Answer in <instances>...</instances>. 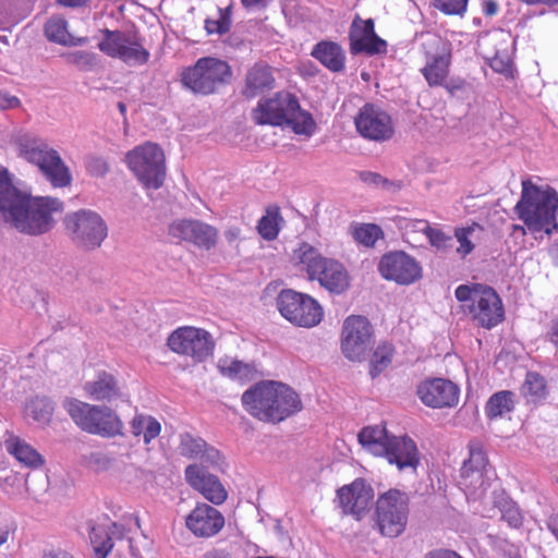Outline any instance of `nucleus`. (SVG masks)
<instances>
[{
  "instance_id": "nucleus-7",
  "label": "nucleus",
  "mask_w": 558,
  "mask_h": 558,
  "mask_svg": "<svg viewBox=\"0 0 558 558\" xmlns=\"http://www.w3.org/2000/svg\"><path fill=\"white\" fill-rule=\"evenodd\" d=\"M232 75V69L227 61L215 57H203L193 65L182 69L180 82L193 94L208 96L228 85Z\"/></svg>"
},
{
  "instance_id": "nucleus-40",
  "label": "nucleus",
  "mask_w": 558,
  "mask_h": 558,
  "mask_svg": "<svg viewBox=\"0 0 558 558\" xmlns=\"http://www.w3.org/2000/svg\"><path fill=\"white\" fill-rule=\"evenodd\" d=\"M351 229L353 239L365 247H374L385 236L383 229L376 223H355Z\"/></svg>"
},
{
  "instance_id": "nucleus-60",
  "label": "nucleus",
  "mask_w": 558,
  "mask_h": 558,
  "mask_svg": "<svg viewBox=\"0 0 558 558\" xmlns=\"http://www.w3.org/2000/svg\"><path fill=\"white\" fill-rule=\"evenodd\" d=\"M241 236V229L236 226H231L225 231V238L229 243H233Z\"/></svg>"
},
{
  "instance_id": "nucleus-47",
  "label": "nucleus",
  "mask_w": 558,
  "mask_h": 558,
  "mask_svg": "<svg viewBox=\"0 0 558 558\" xmlns=\"http://www.w3.org/2000/svg\"><path fill=\"white\" fill-rule=\"evenodd\" d=\"M421 223L424 225L422 231L430 245L437 248H446L450 245L451 236L447 235L442 230L433 228L427 220H422Z\"/></svg>"
},
{
  "instance_id": "nucleus-25",
  "label": "nucleus",
  "mask_w": 558,
  "mask_h": 558,
  "mask_svg": "<svg viewBox=\"0 0 558 558\" xmlns=\"http://www.w3.org/2000/svg\"><path fill=\"white\" fill-rule=\"evenodd\" d=\"M388 463L395 464L398 470L411 469L415 471L420 464V452L415 441L408 436H391L385 452L381 454Z\"/></svg>"
},
{
  "instance_id": "nucleus-18",
  "label": "nucleus",
  "mask_w": 558,
  "mask_h": 558,
  "mask_svg": "<svg viewBox=\"0 0 558 558\" xmlns=\"http://www.w3.org/2000/svg\"><path fill=\"white\" fill-rule=\"evenodd\" d=\"M416 396L430 409H451L459 403L460 388L450 379L433 377L418 383Z\"/></svg>"
},
{
  "instance_id": "nucleus-15",
  "label": "nucleus",
  "mask_w": 558,
  "mask_h": 558,
  "mask_svg": "<svg viewBox=\"0 0 558 558\" xmlns=\"http://www.w3.org/2000/svg\"><path fill=\"white\" fill-rule=\"evenodd\" d=\"M425 65L421 73L430 87L444 86L449 75L451 52L447 44L437 36H432L422 44Z\"/></svg>"
},
{
  "instance_id": "nucleus-30",
  "label": "nucleus",
  "mask_w": 558,
  "mask_h": 558,
  "mask_svg": "<svg viewBox=\"0 0 558 558\" xmlns=\"http://www.w3.org/2000/svg\"><path fill=\"white\" fill-rule=\"evenodd\" d=\"M311 56L331 72H341L345 68V52L336 41L320 40L313 47Z\"/></svg>"
},
{
  "instance_id": "nucleus-21",
  "label": "nucleus",
  "mask_w": 558,
  "mask_h": 558,
  "mask_svg": "<svg viewBox=\"0 0 558 558\" xmlns=\"http://www.w3.org/2000/svg\"><path fill=\"white\" fill-rule=\"evenodd\" d=\"M226 519L220 510L206 502H197L185 517L186 529L197 538H210L225 527Z\"/></svg>"
},
{
  "instance_id": "nucleus-3",
  "label": "nucleus",
  "mask_w": 558,
  "mask_h": 558,
  "mask_svg": "<svg viewBox=\"0 0 558 558\" xmlns=\"http://www.w3.org/2000/svg\"><path fill=\"white\" fill-rule=\"evenodd\" d=\"M515 211L531 232L543 231L550 235L558 229V192L549 185L538 186L524 180Z\"/></svg>"
},
{
  "instance_id": "nucleus-44",
  "label": "nucleus",
  "mask_w": 558,
  "mask_h": 558,
  "mask_svg": "<svg viewBox=\"0 0 558 558\" xmlns=\"http://www.w3.org/2000/svg\"><path fill=\"white\" fill-rule=\"evenodd\" d=\"M96 558H106L113 547L109 533L102 527H93L89 534Z\"/></svg>"
},
{
  "instance_id": "nucleus-24",
  "label": "nucleus",
  "mask_w": 558,
  "mask_h": 558,
  "mask_svg": "<svg viewBox=\"0 0 558 558\" xmlns=\"http://www.w3.org/2000/svg\"><path fill=\"white\" fill-rule=\"evenodd\" d=\"M337 495L343 512L357 520L366 513L374 498L372 487L362 478L339 488Z\"/></svg>"
},
{
  "instance_id": "nucleus-43",
  "label": "nucleus",
  "mask_w": 558,
  "mask_h": 558,
  "mask_svg": "<svg viewBox=\"0 0 558 558\" xmlns=\"http://www.w3.org/2000/svg\"><path fill=\"white\" fill-rule=\"evenodd\" d=\"M26 410L28 415L39 423L50 422L53 414L52 403L48 399L39 397L32 399Z\"/></svg>"
},
{
  "instance_id": "nucleus-46",
  "label": "nucleus",
  "mask_w": 558,
  "mask_h": 558,
  "mask_svg": "<svg viewBox=\"0 0 558 558\" xmlns=\"http://www.w3.org/2000/svg\"><path fill=\"white\" fill-rule=\"evenodd\" d=\"M469 0H433V7L445 15L463 16Z\"/></svg>"
},
{
  "instance_id": "nucleus-9",
  "label": "nucleus",
  "mask_w": 558,
  "mask_h": 558,
  "mask_svg": "<svg viewBox=\"0 0 558 558\" xmlns=\"http://www.w3.org/2000/svg\"><path fill=\"white\" fill-rule=\"evenodd\" d=\"M409 497L404 492L391 488L379 495L376 501V524L386 537L401 535L408 524Z\"/></svg>"
},
{
  "instance_id": "nucleus-48",
  "label": "nucleus",
  "mask_w": 558,
  "mask_h": 558,
  "mask_svg": "<svg viewBox=\"0 0 558 558\" xmlns=\"http://www.w3.org/2000/svg\"><path fill=\"white\" fill-rule=\"evenodd\" d=\"M473 231L474 227L457 228L454 230V236L460 244L457 248V253L462 257H465L474 250V244L470 240Z\"/></svg>"
},
{
  "instance_id": "nucleus-42",
  "label": "nucleus",
  "mask_w": 558,
  "mask_h": 558,
  "mask_svg": "<svg viewBox=\"0 0 558 558\" xmlns=\"http://www.w3.org/2000/svg\"><path fill=\"white\" fill-rule=\"evenodd\" d=\"M219 369L223 376L231 379L247 381L252 379L254 368L241 361H223L219 363Z\"/></svg>"
},
{
  "instance_id": "nucleus-2",
  "label": "nucleus",
  "mask_w": 558,
  "mask_h": 558,
  "mask_svg": "<svg viewBox=\"0 0 558 558\" xmlns=\"http://www.w3.org/2000/svg\"><path fill=\"white\" fill-rule=\"evenodd\" d=\"M244 409L259 421L279 423L302 410L299 395L276 381L256 384L242 395Z\"/></svg>"
},
{
  "instance_id": "nucleus-61",
  "label": "nucleus",
  "mask_w": 558,
  "mask_h": 558,
  "mask_svg": "<svg viewBox=\"0 0 558 558\" xmlns=\"http://www.w3.org/2000/svg\"><path fill=\"white\" fill-rule=\"evenodd\" d=\"M43 558H73L69 553L62 549H51L43 555Z\"/></svg>"
},
{
  "instance_id": "nucleus-1",
  "label": "nucleus",
  "mask_w": 558,
  "mask_h": 558,
  "mask_svg": "<svg viewBox=\"0 0 558 558\" xmlns=\"http://www.w3.org/2000/svg\"><path fill=\"white\" fill-rule=\"evenodd\" d=\"M63 210L54 197H33L13 185L7 168L0 166V215L4 222L21 233L40 235L54 225L53 214Z\"/></svg>"
},
{
  "instance_id": "nucleus-37",
  "label": "nucleus",
  "mask_w": 558,
  "mask_h": 558,
  "mask_svg": "<svg viewBox=\"0 0 558 558\" xmlns=\"http://www.w3.org/2000/svg\"><path fill=\"white\" fill-rule=\"evenodd\" d=\"M521 395L531 403H539L545 400L548 395L545 378L536 372H527L521 386Z\"/></svg>"
},
{
  "instance_id": "nucleus-50",
  "label": "nucleus",
  "mask_w": 558,
  "mask_h": 558,
  "mask_svg": "<svg viewBox=\"0 0 558 558\" xmlns=\"http://www.w3.org/2000/svg\"><path fill=\"white\" fill-rule=\"evenodd\" d=\"M501 519L506 521L511 527H519L522 525L523 517L515 505L507 504L501 510Z\"/></svg>"
},
{
  "instance_id": "nucleus-55",
  "label": "nucleus",
  "mask_w": 558,
  "mask_h": 558,
  "mask_svg": "<svg viewBox=\"0 0 558 558\" xmlns=\"http://www.w3.org/2000/svg\"><path fill=\"white\" fill-rule=\"evenodd\" d=\"M424 558H464L460 554H458L454 550L446 549V548H438L428 551Z\"/></svg>"
},
{
  "instance_id": "nucleus-54",
  "label": "nucleus",
  "mask_w": 558,
  "mask_h": 558,
  "mask_svg": "<svg viewBox=\"0 0 558 558\" xmlns=\"http://www.w3.org/2000/svg\"><path fill=\"white\" fill-rule=\"evenodd\" d=\"M21 106V100L16 96L0 92V110H8Z\"/></svg>"
},
{
  "instance_id": "nucleus-4",
  "label": "nucleus",
  "mask_w": 558,
  "mask_h": 558,
  "mask_svg": "<svg viewBox=\"0 0 558 558\" xmlns=\"http://www.w3.org/2000/svg\"><path fill=\"white\" fill-rule=\"evenodd\" d=\"M463 311L480 327L492 329L505 318L504 305L498 293L481 283L460 284L454 291Z\"/></svg>"
},
{
  "instance_id": "nucleus-58",
  "label": "nucleus",
  "mask_w": 558,
  "mask_h": 558,
  "mask_svg": "<svg viewBox=\"0 0 558 558\" xmlns=\"http://www.w3.org/2000/svg\"><path fill=\"white\" fill-rule=\"evenodd\" d=\"M498 10H499V5H498L497 1H495V0L484 1L483 13L486 16H493V15L497 14Z\"/></svg>"
},
{
  "instance_id": "nucleus-23",
  "label": "nucleus",
  "mask_w": 558,
  "mask_h": 558,
  "mask_svg": "<svg viewBox=\"0 0 558 558\" xmlns=\"http://www.w3.org/2000/svg\"><path fill=\"white\" fill-rule=\"evenodd\" d=\"M185 480L189 485L197 490L213 505H222L228 498V492L220 480L197 464H191L185 469Z\"/></svg>"
},
{
  "instance_id": "nucleus-11",
  "label": "nucleus",
  "mask_w": 558,
  "mask_h": 558,
  "mask_svg": "<svg viewBox=\"0 0 558 558\" xmlns=\"http://www.w3.org/2000/svg\"><path fill=\"white\" fill-rule=\"evenodd\" d=\"M277 308L282 317L303 328L317 326L324 317L323 307L317 300L293 289L280 291L277 296Z\"/></svg>"
},
{
  "instance_id": "nucleus-39",
  "label": "nucleus",
  "mask_w": 558,
  "mask_h": 558,
  "mask_svg": "<svg viewBox=\"0 0 558 558\" xmlns=\"http://www.w3.org/2000/svg\"><path fill=\"white\" fill-rule=\"evenodd\" d=\"M131 429L134 436H143L144 442L149 444L159 436L161 425L153 416L136 414L131 422Z\"/></svg>"
},
{
  "instance_id": "nucleus-62",
  "label": "nucleus",
  "mask_w": 558,
  "mask_h": 558,
  "mask_svg": "<svg viewBox=\"0 0 558 558\" xmlns=\"http://www.w3.org/2000/svg\"><path fill=\"white\" fill-rule=\"evenodd\" d=\"M88 0H57V3L69 8H80L86 5Z\"/></svg>"
},
{
  "instance_id": "nucleus-32",
  "label": "nucleus",
  "mask_w": 558,
  "mask_h": 558,
  "mask_svg": "<svg viewBox=\"0 0 558 558\" xmlns=\"http://www.w3.org/2000/svg\"><path fill=\"white\" fill-rule=\"evenodd\" d=\"M180 453L189 459H201L211 463H218L220 453L214 448H207V444L197 437L185 434L181 437Z\"/></svg>"
},
{
  "instance_id": "nucleus-38",
  "label": "nucleus",
  "mask_w": 558,
  "mask_h": 558,
  "mask_svg": "<svg viewBox=\"0 0 558 558\" xmlns=\"http://www.w3.org/2000/svg\"><path fill=\"white\" fill-rule=\"evenodd\" d=\"M514 393L510 390H501L489 397L485 404V414L488 420H495L510 413L514 409Z\"/></svg>"
},
{
  "instance_id": "nucleus-63",
  "label": "nucleus",
  "mask_w": 558,
  "mask_h": 558,
  "mask_svg": "<svg viewBox=\"0 0 558 558\" xmlns=\"http://www.w3.org/2000/svg\"><path fill=\"white\" fill-rule=\"evenodd\" d=\"M547 525L558 541V514L550 515Z\"/></svg>"
},
{
  "instance_id": "nucleus-22",
  "label": "nucleus",
  "mask_w": 558,
  "mask_h": 558,
  "mask_svg": "<svg viewBox=\"0 0 558 558\" xmlns=\"http://www.w3.org/2000/svg\"><path fill=\"white\" fill-rule=\"evenodd\" d=\"M350 51L352 54H381L387 51V43L375 33L372 19L362 20L356 16L349 32Z\"/></svg>"
},
{
  "instance_id": "nucleus-52",
  "label": "nucleus",
  "mask_w": 558,
  "mask_h": 558,
  "mask_svg": "<svg viewBox=\"0 0 558 558\" xmlns=\"http://www.w3.org/2000/svg\"><path fill=\"white\" fill-rule=\"evenodd\" d=\"M64 58L68 63L75 64L77 66H87L90 65L94 61V56L85 51L68 53L64 56Z\"/></svg>"
},
{
  "instance_id": "nucleus-31",
  "label": "nucleus",
  "mask_w": 558,
  "mask_h": 558,
  "mask_svg": "<svg viewBox=\"0 0 558 558\" xmlns=\"http://www.w3.org/2000/svg\"><path fill=\"white\" fill-rule=\"evenodd\" d=\"M327 259L328 257L323 256L318 248L305 241L301 242L291 255L293 264L301 267L311 281Z\"/></svg>"
},
{
  "instance_id": "nucleus-45",
  "label": "nucleus",
  "mask_w": 558,
  "mask_h": 558,
  "mask_svg": "<svg viewBox=\"0 0 558 558\" xmlns=\"http://www.w3.org/2000/svg\"><path fill=\"white\" fill-rule=\"evenodd\" d=\"M290 125L296 134L311 135L316 129L315 121L311 113L302 111L301 108L296 109V112L291 119L286 122Z\"/></svg>"
},
{
  "instance_id": "nucleus-19",
  "label": "nucleus",
  "mask_w": 558,
  "mask_h": 558,
  "mask_svg": "<svg viewBox=\"0 0 558 558\" xmlns=\"http://www.w3.org/2000/svg\"><path fill=\"white\" fill-rule=\"evenodd\" d=\"M356 131L371 141L384 142L395 133L391 117L373 104H365L354 118Z\"/></svg>"
},
{
  "instance_id": "nucleus-13",
  "label": "nucleus",
  "mask_w": 558,
  "mask_h": 558,
  "mask_svg": "<svg viewBox=\"0 0 558 558\" xmlns=\"http://www.w3.org/2000/svg\"><path fill=\"white\" fill-rule=\"evenodd\" d=\"M98 49L110 58H117L130 65H143L148 62L150 53L143 47L136 35L122 31L104 28Z\"/></svg>"
},
{
  "instance_id": "nucleus-36",
  "label": "nucleus",
  "mask_w": 558,
  "mask_h": 558,
  "mask_svg": "<svg viewBox=\"0 0 558 558\" xmlns=\"http://www.w3.org/2000/svg\"><path fill=\"white\" fill-rule=\"evenodd\" d=\"M45 35L50 41L62 46H77L87 41L86 38L73 37L68 31V22L60 16H52L47 21Z\"/></svg>"
},
{
  "instance_id": "nucleus-35",
  "label": "nucleus",
  "mask_w": 558,
  "mask_h": 558,
  "mask_svg": "<svg viewBox=\"0 0 558 558\" xmlns=\"http://www.w3.org/2000/svg\"><path fill=\"white\" fill-rule=\"evenodd\" d=\"M284 219L278 205H269L265 214L257 222V232L266 241H274L278 238Z\"/></svg>"
},
{
  "instance_id": "nucleus-12",
  "label": "nucleus",
  "mask_w": 558,
  "mask_h": 558,
  "mask_svg": "<svg viewBox=\"0 0 558 558\" xmlns=\"http://www.w3.org/2000/svg\"><path fill=\"white\" fill-rule=\"evenodd\" d=\"M167 347L173 353L190 357L198 364L213 356L216 343L208 330L194 326H181L168 336Z\"/></svg>"
},
{
  "instance_id": "nucleus-49",
  "label": "nucleus",
  "mask_w": 558,
  "mask_h": 558,
  "mask_svg": "<svg viewBox=\"0 0 558 558\" xmlns=\"http://www.w3.org/2000/svg\"><path fill=\"white\" fill-rule=\"evenodd\" d=\"M360 179L368 185L384 186V187L395 185L398 189H400L402 186V184L400 182L395 184L393 182H390L388 179L384 178L381 174H379L377 172H372V171L360 172Z\"/></svg>"
},
{
  "instance_id": "nucleus-64",
  "label": "nucleus",
  "mask_w": 558,
  "mask_h": 558,
  "mask_svg": "<svg viewBox=\"0 0 558 558\" xmlns=\"http://www.w3.org/2000/svg\"><path fill=\"white\" fill-rule=\"evenodd\" d=\"M205 558H232L229 554L221 550H213L208 553Z\"/></svg>"
},
{
  "instance_id": "nucleus-33",
  "label": "nucleus",
  "mask_w": 558,
  "mask_h": 558,
  "mask_svg": "<svg viewBox=\"0 0 558 558\" xmlns=\"http://www.w3.org/2000/svg\"><path fill=\"white\" fill-rule=\"evenodd\" d=\"M487 457L481 445L470 447V457L461 468V476L470 478L471 484H483L484 471L487 465Z\"/></svg>"
},
{
  "instance_id": "nucleus-53",
  "label": "nucleus",
  "mask_w": 558,
  "mask_h": 558,
  "mask_svg": "<svg viewBox=\"0 0 558 558\" xmlns=\"http://www.w3.org/2000/svg\"><path fill=\"white\" fill-rule=\"evenodd\" d=\"M89 173L96 177L105 175L108 170V163L101 158H92L87 165Z\"/></svg>"
},
{
  "instance_id": "nucleus-8",
  "label": "nucleus",
  "mask_w": 558,
  "mask_h": 558,
  "mask_svg": "<svg viewBox=\"0 0 558 558\" xmlns=\"http://www.w3.org/2000/svg\"><path fill=\"white\" fill-rule=\"evenodd\" d=\"M125 163L146 190L160 189L166 180L167 167L163 149L156 143L146 142L125 155Z\"/></svg>"
},
{
  "instance_id": "nucleus-29",
  "label": "nucleus",
  "mask_w": 558,
  "mask_h": 558,
  "mask_svg": "<svg viewBox=\"0 0 558 558\" xmlns=\"http://www.w3.org/2000/svg\"><path fill=\"white\" fill-rule=\"evenodd\" d=\"M4 446L7 451L26 468L38 469L45 464L44 457L33 446L13 433H7Z\"/></svg>"
},
{
  "instance_id": "nucleus-59",
  "label": "nucleus",
  "mask_w": 558,
  "mask_h": 558,
  "mask_svg": "<svg viewBox=\"0 0 558 558\" xmlns=\"http://www.w3.org/2000/svg\"><path fill=\"white\" fill-rule=\"evenodd\" d=\"M547 337L548 340L558 349V318L551 322Z\"/></svg>"
},
{
  "instance_id": "nucleus-41",
  "label": "nucleus",
  "mask_w": 558,
  "mask_h": 558,
  "mask_svg": "<svg viewBox=\"0 0 558 558\" xmlns=\"http://www.w3.org/2000/svg\"><path fill=\"white\" fill-rule=\"evenodd\" d=\"M395 348L391 343H379L373 353L371 360V375L376 377L379 375L392 361Z\"/></svg>"
},
{
  "instance_id": "nucleus-16",
  "label": "nucleus",
  "mask_w": 558,
  "mask_h": 558,
  "mask_svg": "<svg viewBox=\"0 0 558 558\" xmlns=\"http://www.w3.org/2000/svg\"><path fill=\"white\" fill-rule=\"evenodd\" d=\"M378 272L384 279L399 286L413 284L423 276L420 263L403 251L384 254L378 263Z\"/></svg>"
},
{
  "instance_id": "nucleus-26",
  "label": "nucleus",
  "mask_w": 558,
  "mask_h": 558,
  "mask_svg": "<svg viewBox=\"0 0 558 558\" xmlns=\"http://www.w3.org/2000/svg\"><path fill=\"white\" fill-rule=\"evenodd\" d=\"M331 294L340 295L347 292L351 286V277L345 267L333 258H328L313 277V281Z\"/></svg>"
},
{
  "instance_id": "nucleus-28",
  "label": "nucleus",
  "mask_w": 558,
  "mask_h": 558,
  "mask_svg": "<svg viewBox=\"0 0 558 558\" xmlns=\"http://www.w3.org/2000/svg\"><path fill=\"white\" fill-rule=\"evenodd\" d=\"M84 391L87 397L100 402H111L121 397L118 379L107 372H99L94 380L87 381Z\"/></svg>"
},
{
  "instance_id": "nucleus-10",
  "label": "nucleus",
  "mask_w": 558,
  "mask_h": 558,
  "mask_svg": "<svg viewBox=\"0 0 558 558\" xmlns=\"http://www.w3.org/2000/svg\"><path fill=\"white\" fill-rule=\"evenodd\" d=\"M63 223L72 242L86 251L99 247L108 235L105 220L93 210L80 209L68 214Z\"/></svg>"
},
{
  "instance_id": "nucleus-34",
  "label": "nucleus",
  "mask_w": 558,
  "mask_h": 558,
  "mask_svg": "<svg viewBox=\"0 0 558 558\" xmlns=\"http://www.w3.org/2000/svg\"><path fill=\"white\" fill-rule=\"evenodd\" d=\"M391 436L388 435L386 426H366L357 435L359 442L375 456L381 457L390 442Z\"/></svg>"
},
{
  "instance_id": "nucleus-17",
  "label": "nucleus",
  "mask_w": 558,
  "mask_h": 558,
  "mask_svg": "<svg viewBox=\"0 0 558 558\" xmlns=\"http://www.w3.org/2000/svg\"><path fill=\"white\" fill-rule=\"evenodd\" d=\"M299 109L296 97L290 93H277L271 98H262L252 117L256 124L281 126L291 119Z\"/></svg>"
},
{
  "instance_id": "nucleus-56",
  "label": "nucleus",
  "mask_w": 558,
  "mask_h": 558,
  "mask_svg": "<svg viewBox=\"0 0 558 558\" xmlns=\"http://www.w3.org/2000/svg\"><path fill=\"white\" fill-rule=\"evenodd\" d=\"M490 66L494 71L499 73H508L511 70V63L509 60H502L498 57H495L490 61Z\"/></svg>"
},
{
  "instance_id": "nucleus-20",
  "label": "nucleus",
  "mask_w": 558,
  "mask_h": 558,
  "mask_svg": "<svg viewBox=\"0 0 558 558\" xmlns=\"http://www.w3.org/2000/svg\"><path fill=\"white\" fill-rule=\"evenodd\" d=\"M169 234L180 241L209 251L216 246L218 230L197 219H179L169 226Z\"/></svg>"
},
{
  "instance_id": "nucleus-14",
  "label": "nucleus",
  "mask_w": 558,
  "mask_h": 558,
  "mask_svg": "<svg viewBox=\"0 0 558 558\" xmlns=\"http://www.w3.org/2000/svg\"><path fill=\"white\" fill-rule=\"evenodd\" d=\"M373 344V329L368 319L360 316H349L342 327L341 350L350 361H362Z\"/></svg>"
},
{
  "instance_id": "nucleus-6",
  "label": "nucleus",
  "mask_w": 558,
  "mask_h": 558,
  "mask_svg": "<svg viewBox=\"0 0 558 558\" xmlns=\"http://www.w3.org/2000/svg\"><path fill=\"white\" fill-rule=\"evenodd\" d=\"M63 408L75 425L85 433L109 438L123 434L122 420L109 407L66 398Z\"/></svg>"
},
{
  "instance_id": "nucleus-57",
  "label": "nucleus",
  "mask_w": 558,
  "mask_h": 558,
  "mask_svg": "<svg viewBox=\"0 0 558 558\" xmlns=\"http://www.w3.org/2000/svg\"><path fill=\"white\" fill-rule=\"evenodd\" d=\"M243 8L250 9H265L272 0H240Z\"/></svg>"
},
{
  "instance_id": "nucleus-27",
  "label": "nucleus",
  "mask_w": 558,
  "mask_h": 558,
  "mask_svg": "<svg viewBox=\"0 0 558 558\" xmlns=\"http://www.w3.org/2000/svg\"><path fill=\"white\" fill-rule=\"evenodd\" d=\"M275 82L271 66L264 62L255 63L246 73L242 94L246 98H255L272 89Z\"/></svg>"
},
{
  "instance_id": "nucleus-51",
  "label": "nucleus",
  "mask_w": 558,
  "mask_h": 558,
  "mask_svg": "<svg viewBox=\"0 0 558 558\" xmlns=\"http://www.w3.org/2000/svg\"><path fill=\"white\" fill-rule=\"evenodd\" d=\"M205 29L208 34H226L230 29V20L223 14L218 20L207 19L205 21Z\"/></svg>"
},
{
  "instance_id": "nucleus-5",
  "label": "nucleus",
  "mask_w": 558,
  "mask_h": 558,
  "mask_svg": "<svg viewBox=\"0 0 558 558\" xmlns=\"http://www.w3.org/2000/svg\"><path fill=\"white\" fill-rule=\"evenodd\" d=\"M19 156L36 165L54 187L70 185L72 177L59 153L46 142L31 134H20L14 138Z\"/></svg>"
}]
</instances>
